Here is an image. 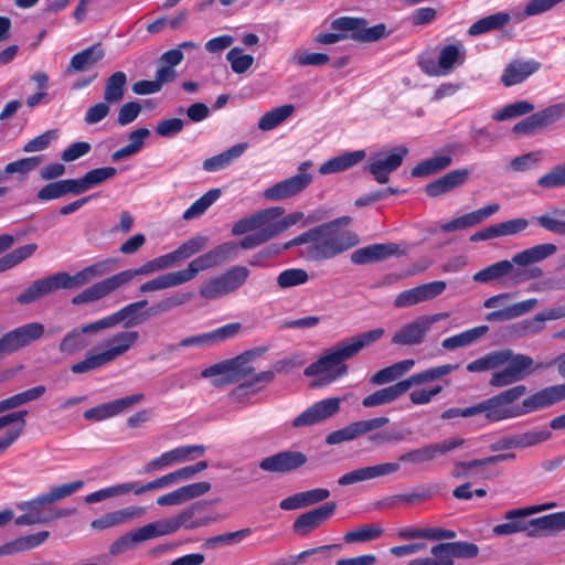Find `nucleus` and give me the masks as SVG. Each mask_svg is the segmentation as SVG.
Listing matches in <instances>:
<instances>
[{
    "mask_svg": "<svg viewBox=\"0 0 565 565\" xmlns=\"http://www.w3.org/2000/svg\"><path fill=\"white\" fill-rule=\"evenodd\" d=\"M220 189H212L195 200L183 213L182 217L186 221L202 215L218 198Z\"/></svg>",
    "mask_w": 565,
    "mask_h": 565,
    "instance_id": "e2e57ef3",
    "label": "nucleus"
},
{
    "mask_svg": "<svg viewBox=\"0 0 565 565\" xmlns=\"http://www.w3.org/2000/svg\"><path fill=\"white\" fill-rule=\"evenodd\" d=\"M563 216H565V210L552 209L545 214L533 217V221L547 232L565 235V220H562Z\"/></svg>",
    "mask_w": 565,
    "mask_h": 565,
    "instance_id": "4d7b16f0",
    "label": "nucleus"
},
{
    "mask_svg": "<svg viewBox=\"0 0 565 565\" xmlns=\"http://www.w3.org/2000/svg\"><path fill=\"white\" fill-rule=\"evenodd\" d=\"M235 258V246L232 244H220L205 254L194 258L186 268L160 275L140 285L142 294L153 292L173 288L191 281L200 271L216 267L222 263Z\"/></svg>",
    "mask_w": 565,
    "mask_h": 565,
    "instance_id": "f03ea898",
    "label": "nucleus"
},
{
    "mask_svg": "<svg viewBox=\"0 0 565 565\" xmlns=\"http://www.w3.org/2000/svg\"><path fill=\"white\" fill-rule=\"evenodd\" d=\"M534 105L526 100L508 104L492 115L495 121H503L532 113Z\"/></svg>",
    "mask_w": 565,
    "mask_h": 565,
    "instance_id": "69168bd1",
    "label": "nucleus"
},
{
    "mask_svg": "<svg viewBox=\"0 0 565 565\" xmlns=\"http://www.w3.org/2000/svg\"><path fill=\"white\" fill-rule=\"evenodd\" d=\"M308 457L298 450H282L265 457L259 461V468L270 473H289L305 466Z\"/></svg>",
    "mask_w": 565,
    "mask_h": 565,
    "instance_id": "4468645a",
    "label": "nucleus"
},
{
    "mask_svg": "<svg viewBox=\"0 0 565 565\" xmlns=\"http://www.w3.org/2000/svg\"><path fill=\"white\" fill-rule=\"evenodd\" d=\"M488 331L487 326H479L461 333L446 338L441 345L447 350H455L457 348L466 347L478 340Z\"/></svg>",
    "mask_w": 565,
    "mask_h": 565,
    "instance_id": "bf43d9fd",
    "label": "nucleus"
},
{
    "mask_svg": "<svg viewBox=\"0 0 565 565\" xmlns=\"http://www.w3.org/2000/svg\"><path fill=\"white\" fill-rule=\"evenodd\" d=\"M341 401L340 397H329L316 402L294 418L292 426L295 428L312 426L332 417L340 411Z\"/></svg>",
    "mask_w": 565,
    "mask_h": 565,
    "instance_id": "dca6fc26",
    "label": "nucleus"
},
{
    "mask_svg": "<svg viewBox=\"0 0 565 565\" xmlns=\"http://www.w3.org/2000/svg\"><path fill=\"white\" fill-rule=\"evenodd\" d=\"M49 536V531H40L38 533L17 537L0 546V557L34 550L41 546Z\"/></svg>",
    "mask_w": 565,
    "mask_h": 565,
    "instance_id": "c756f323",
    "label": "nucleus"
},
{
    "mask_svg": "<svg viewBox=\"0 0 565 565\" xmlns=\"http://www.w3.org/2000/svg\"><path fill=\"white\" fill-rule=\"evenodd\" d=\"M510 14L507 12H498L479 19L470 25L468 34L470 36H478L490 31L499 30L508 24Z\"/></svg>",
    "mask_w": 565,
    "mask_h": 565,
    "instance_id": "de8ad7c7",
    "label": "nucleus"
},
{
    "mask_svg": "<svg viewBox=\"0 0 565 565\" xmlns=\"http://www.w3.org/2000/svg\"><path fill=\"white\" fill-rule=\"evenodd\" d=\"M404 384L398 381L393 385L383 387L365 396L362 399V405L366 408L377 407L390 404L406 393Z\"/></svg>",
    "mask_w": 565,
    "mask_h": 565,
    "instance_id": "4c0bfd02",
    "label": "nucleus"
},
{
    "mask_svg": "<svg viewBox=\"0 0 565 565\" xmlns=\"http://www.w3.org/2000/svg\"><path fill=\"white\" fill-rule=\"evenodd\" d=\"M249 270L245 266H233L220 275L226 290L231 294L241 288L249 277Z\"/></svg>",
    "mask_w": 565,
    "mask_h": 565,
    "instance_id": "0e129e2a",
    "label": "nucleus"
},
{
    "mask_svg": "<svg viewBox=\"0 0 565 565\" xmlns=\"http://www.w3.org/2000/svg\"><path fill=\"white\" fill-rule=\"evenodd\" d=\"M83 486L84 482L82 480H77L53 487L49 492L38 495L36 498L19 505V508L22 510H28L29 513H36L38 515H42L41 508L43 505L51 504L64 499L82 489Z\"/></svg>",
    "mask_w": 565,
    "mask_h": 565,
    "instance_id": "4be33fe9",
    "label": "nucleus"
},
{
    "mask_svg": "<svg viewBox=\"0 0 565 565\" xmlns=\"http://www.w3.org/2000/svg\"><path fill=\"white\" fill-rule=\"evenodd\" d=\"M302 212H294L284 217H281L277 224H273L267 226L266 228H260V231H256L252 234L244 236L238 243L230 241L224 244H232L235 246V257L238 255V249H252L257 246H260L268 241L277 237L291 226L296 225L303 218Z\"/></svg>",
    "mask_w": 565,
    "mask_h": 565,
    "instance_id": "1a4fd4ad",
    "label": "nucleus"
},
{
    "mask_svg": "<svg viewBox=\"0 0 565 565\" xmlns=\"http://www.w3.org/2000/svg\"><path fill=\"white\" fill-rule=\"evenodd\" d=\"M66 194L78 195L74 179H64L45 184L38 191L36 199L46 202L63 198Z\"/></svg>",
    "mask_w": 565,
    "mask_h": 565,
    "instance_id": "ea45409f",
    "label": "nucleus"
},
{
    "mask_svg": "<svg viewBox=\"0 0 565 565\" xmlns=\"http://www.w3.org/2000/svg\"><path fill=\"white\" fill-rule=\"evenodd\" d=\"M537 303L535 298H530L508 307L487 313L486 320L489 322L509 321L530 312Z\"/></svg>",
    "mask_w": 565,
    "mask_h": 565,
    "instance_id": "c9c22d12",
    "label": "nucleus"
},
{
    "mask_svg": "<svg viewBox=\"0 0 565 565\" xmlns=\"http://www.w3.org/2000/svg\"><path fill=\"white\" fill-rule=\"evenodd\" d=\"M526 392V386L519 384L486 398L476 404L477 415L483 414L489 423H498L532 413V403H529L530 396L524 398L521 404H515Z\"/></svg>",
    "mask_w": 565,
    "mask_h": 565,
    "instance_id": "423d86ee",
    "label": "nucleus"
},
{
    "mask_svg": "<svg viewBox=\"0 0 565 565\" xmlns=\"http://www.w3.org/2000/svg\"><path fill=\"white\" fill-rule=\"evenodd\" d=\"M350 223L349 216L338 217L313 227V245L308 247L309 258L326 260L355 246L358 235L351 231H342L341 226Z\"/></svg>",
    "mask_w": 565,
    "mask_h": 565,
    "instance_id": "20e7f679",
    "label": "nucleus"
},
{
    "mask_svg": "<svg viewBox=\"0 0 565 565\" xmlns=\"http://www.w3.org/2000/svg\"><path fill=\"white\" fill-rule=\"evenodd\" d=\"M140 536L143 542L153 540L160 536L170 535L175 533L178 530L174 516L169 519L159 520L145 524L139 527Z\"/></svg>",
    "mask_w": 565,
    "mask_h": 565,
    "instance_id": "8fccbe9b",
    "label": "nucleus"
},
{
    "mask_svg": "<svg viewBox=\"0 0 565 565\" xmlns=\"http://www.w3.org/2000/svg\"><path fill=\"white\" fill-rule=\"evenodd\" d=\"M500 352L509 353L510 358L505 362L507 367L518 377L519 381L523 380L526 375L532 374L536 369H532L534 361L531 356L525 354H514L512 350H500Z\"/></svg>",
    "mask_w": 565,
    "mask_h": 565,
    "instance_id": "6e6d98bb",
    "label": "nucleus"
},
{
    "mask_svg": "<svg viewBox=\"0 0 565 565\" xmlns=\"http://www.w3.org/2000/svg\"><path fill=\"white\" fill-rule=\"evenodd\" d=\"M446 287L447 285L443 280H435L416 286L399 292L394 300V306L396 308H407L431 300L441 295Z\"/></svg>",
    "mask_w": 565,
    "mask_h": 565,
    "instance_id": "a211bd4d",
    "label": "nucleus"
},
{
    "mask_svg": "<svg viewBox=\"0 0 565 565\" xmlns=\"http://www.w3.org/2000/svg\"><path fill=\"white\" fill-rule=\"evenodd\" d=\"M310 166V161L302 162L298 168V174L267 188L264 192L265 199L269 201H280L303 191L312 181L311 174L306 173Z\"/></svg>",
    "mask_w": 565,
    "mask_h": 565,
    "instance_id": "9d476101",
    "label": "nucleus"
},
{
    "mask_svg": "<svg viewBox=\"0 0 565 565\" xmlns=\"http://www.w3.org/2000/svg\"><path fill=\"white\" fill-rule=\"evenodd\" d=\"M143 513L145 508L142 507H128L121 510L105 513L100 518L93 520L90 522V527L94 530L103 531L141 516Z\"/></svg>",
    "mask_w": 565,
    "mask_h": 565,
    "instance_id": "c85d7f7f",
    "label": "nucleus"
},
{
    "mask_svg": "<svg viewBox=\"0 0 565 565\" xmlns=\"http://www.w3.org/2000/svg\"><path fill=\"white\" fill-rule=\"evenodd\" d=\"M388 423L390 418L386 416L358 420L328 434L326 443L328 445H337L344 441H351L366 433L382 428Z\"/></svg>",
    "mask_w": 565,
    "mask_h": 565,
    "instance_id": "2eb2a0df",
    "label": "nucleus"
},
{
    "mask_svg": "<svg viewBox=\"0 0 565 565\" xmlns=\"http://www.w3.org/2000/svg\"><path fill=\"white\" fill-rule=\"evenodd\" d=\"M469 175L470 171L465 168L449 171L443 177L427 183L425 185V192L430 198L440 196L462 185L469 179Z\"/></svg>",
    "mask_w": 565,
    "mask_h": 565,
    "instance_id": "bb28decb",
    "label": "nucleus"
},
{
    "mask_svg": "<svg viewBox=\"0 0 565 565\" xmlns=\"http://www.w3.org/2000/svg\"><path fill=\"white\" fill-rule=\"evenodd\" d=\"M330 26L339 33H320L315 39L317 43L330 45L345 39L360 43H374L393 33L383 22L369 26V21L362 17H339L331 22Z\"/></svg>",
    "mask_w": 565,
    "mask_h": 565,
    "instance_id": "39448f33",
    "label": "nucleus"
},
{
    "mask_svg": "<svg viewBox=\"0 0 565 565\" xmlns=\"http://www.w3.org/2000/svg\"><path fill=\"white\" fill-rule=\"evenodd\" d=\"M117 174L115 167H102L87 171L83 177L74 179L78 195L104 183Z\"/></svg>",
    "mask_w": 565,
    "mask_h": 565,
    "instance_id": "e433bc0d",
    "label": "nucleus"
},
{
    "mask_svg": "<svg viewBox=\"0 0 565 565\" xmlns=\"http://www.w3.org/2000/svg\"><path fill=\"white\" fill-rule=\"evenodd\" d=\"M414 364V360L407 359L383 367L370 377V383L376 386L392 383L407 373Z\"/></svg>",
    "mask_w": 565,
    "mask_h": 565,
    "instance_id": "58836bf2",
    "label": "nucleus"
},
{
    "mask_svg": "<svg viewBox=\"0 0 565 565\" xmlns=\"http://www.w3.org/2000/svg\"><path fill=\"white\" fill-rule=\"evenodd\" d=\"M463 439H448L441 443L427 444L418 448H413L398 456L401 463L422 465L435 460L438 456L460 447Z\"/></svg>",
    "mask_w": 565,
    "mask_h": 565,
    "instance_id": "f8f14e48",
    "label": "nucleus"
},
{
    "mask_svg": "<svg viewBox=\"0 0 565 565\" xmlns=\"http://www.w3.org/2000/svg\"><path fill=\"white\" fill-rule=\"evenodd\" d=\"M192 297H193L192 292H182V291L173 292L170 296L164 297V298L160 299L159 301H157L156 303H153L147 310V316L152 317V316H157V315H160L163 312H168L177 307H180V306L186 303L188 301H190L192 299Z\"/></svg>",
    "mask_w": 565,
    "mask_h": 565,
    "instance_id": "5fc2aeb1",
    "label": "nucleus"
},
{
    "mask_svg": "<svg viewBox=\"0 0 565 565\" xmlns=\"http://www.w3.org/2000/svg\"><path fill=\"white\" fill-rule=\"evenodd\" d=\"M202 507V503H195L183 509L181 512L174 515L178 530H180L181 527H184L186 530H194L198 527L207 526L211 523L215 522L216 518L212 515H205L200 518L195 516L196 511Z\"/></svg>",
    "mask_w": 565,
    "mask_h": 565,
    "instance_id": "a19ab883",
    "label": "nucleus"
},
{
    "mask_svg": "<svg viewBox=\"0 0 565 565\" xmlns=\"http://www.w3.org/2000/svg\"><path fill=\"white\" fill-rule=\"evenodd\" d=\"M557 247L553 243H544L526 248L512 257V260H500L491 264L473 275V281L479 284H487L495 279H500L507 275L512 274L514 281L519 282L530 278H539L543 271L540 268H532L529 274L521 271H513V264L520 266H529L534 263L544 260L545 258L554 255Z\"/></svg>",
    "mask_w": 565,
    "mask_h": 565,
    "instance_id": "7ed1b4c3",
    "label": "nucleus"
},
{
    "mask_svg": "<svg viewBox=\"0 0 565 565\" xmlns=\"http://www.w3.org/2000/svg\"><path fill=\"white\" fill-rule=\"evenodd\" d=\"M142 542H143V540L140 536V531L138 527L134 531L122 534L117 540H115L109 545V554L111 556H119V555L126 553L127 551H129L135 544H139Z\"/></svg>",
    "mask_w": 565,
    "mask_h": 565,
    "instance_id": "774afa93",
    "label": "nucleus"
},
{
    "mask_svg": "<svg viewBox=\"0 0 565 565\" xmlns=\"http://www.w3.org/2000/svg\"><path fill=\"white\" fill-rule=\"evenodd\" d=\"M565 399V384L548 386L530 395L533 412L554 405Z\"/></svg>",
    "mask_w": 565,
    "mask_h": 565,
    "instance_id": "37998d69",
    "label": "nucleus"
},
{
    "mask_svg": "<svg viewBox=\"0 0 565 565\" xmlns=\"http://www.w3.org/2000/svg\"><path fill=\"white\" fill-rule=\"evenodd\" d=\"M121 286L117 274L109 276L100 281L95 282L88 288L84 289L79 294L75 295L71 299V303L74 306H81L85 303H90L98 301L115 290L119 289Z\"/></svg>",
    "mask_w": 565,
    "mask_h": 565,
    "instance_id": "b1692460",
    "label": "nucleus"
},
{
    "mask_svg": "<svg viewBox=\"0 0 565 565\" xmlns=\"http://www.w3.org/2000/svg\"><path fill=\"white\" fill-rule=\"evenodd\" d=\"M539 68L540 63L536 61L522 62L515 60L505 67L501 76V82L507 87L521 84Z\"/></svg>",
    "mask_w": 565,
    "mask_h": 565,
    "instance_id": "2f4dec72",
    "label": "nucleus"
},
{
    "mask_svg": "<svg viewBox=\"0 0 565 565\" xmlns=\"http://www.w3.org/2000/svg\"><path fill=\"white\" fill-rule=\"evenodd\" d=\"M407 152V148L398 147L394 152L384 158L372 159L363 169L367 171L377 183L385 184L390 180V174L402 166Z\"/></svg>",
    "mask_w": 565,
    "mask_h": 565,
    "instance_id": "6ab92c4d",
    "label": "nucleus"
},
{
    "mask_svg": "<svg viewBox=\"0 0 565 565\" xmlns=\"http://www.w3.org/2000/svg\"><path fill=\"white\" fill-rule=\"evenodd\" d=\"M206 244V238L203 236H195L183 244H181L177 249H174L171 253V256L173 257L174 264L188 259L194 254L199 253L204 248Z\"/></svg>",
    "mask_w": 565,
    "mask_h": 565,
    "instance_id": "338daca9",
    "label": "nucleus"
},
{
    "mask_svg": "<svg viewBox=\"0 0 565 565\" xmlns=\"http://www.w3.org/2000/svg\"><path fill=\"white\" fill-rule=\"evenodd\" d=\"M451 163L450 154L436 156L420 161L412 169L411 174L414 178H426L447 169Z\"/></svg>",
    "mask_w": 565,
    "mask_h": 565,
    "instance_id": "49530a36",
    "label": "nucleus"
},
{
    "mask_svg": "<svg viewBox=\"0 0 565 565\" xmlns=\"http://www.w3.org/2000/svg\"><path fill=\"white\" fill-rule=\"evenodd\" d=\"M544 505H532L513 509L504 514L507 522L493 526L492 532L498 536H505L524 532L529 537L541 536V525H537L539 518L529 519L530 515L544 510Z\"/></svg>",
    "mask_w": 565,
    "mask_h": 565,
    "instance_id": "6e6552de",
    "label": "nucleus"
},
{
    "mask_svg": "<svg viewBox=\"0 0 565 565\" xmlns=\"http://www.w3.org/2000/svg\"><path fill=\"white\" fill-rule=\"evenodd\" d=\"M274 379L275 372L270 370L254 374L236 386L231 392L230 397L235 402H242L244 398L248 397L249 394L262 391L265 384L271 383Z\"/></svg>",
    "mask_w": 565,
    "mask_h": 565,
    "instance_id": "7c9ffc66",
    "label": "nucleus"
},
{
    "mask_svg": "<svg viewBox=\"0 0 565 565\" xmlns=\"http://www.w3.org/2000/svg\"><path fill=\"white\" fill-rule=\"evenodd\" d=\"M441 318L445 313H436L433 316H422L414 321L404 324L392 337V343L397 345H418L425 340L430 326Z\"/></svg>",
    "mask_w": 565,
    "mask_h": 565,
    "instance_id": "9b49d317",
    "label": "nucleus"
},
{
    "mask_svg": "<svg viewBox=\"0 0 565 565\" xmlns=\"http://www.w3.org/2000/svg\"><path fill=\"white\" fill-rule=\"evenodd\" d=\"M266 352V348H256L243 352L242 354L211 365L202 371L201 376L212 377L215 375H224L222 382L224 384L237 383L243 379L250 376L255 369L249 363L262 356Z\"/></svg>",
    "mask_w": 565,
    "mask_h": 565,
    "instance_id": "0eeeda50",
    "label": "nucleus"
},
{
    "mask_svg": "<svg viewBox=\"0 0 565 565\" xmlns=\"http://www.w3.org/2000/svg\"><path fill=\"white\" fill-rule=\"evenodd\" d=\"M148 305L147 299H141L126 305L118 311L99 319V322L103 329L113 328L121 322L126 328L135 327L143 322L150 316H147V311L141 313V309H143Z\"/></svg>",
    "mask_w": 565,
    "mask_h": 565,
    "instance_id": "aec40b11",
    "label": "nucleus"
},
{
    "mask_svg": "<svg viewBox=\"0 0 565 565\" xmlns=\"http://www.w3.org/2000/svg\"><path fill=\"white\" fill-rule=\"evenodd\" d=\"M510 355L507 352L494 351L490 352L470 363L467 364L466 369L468 372H483L489 370L498 369L505 364Z\"/></svg>",
    "mask_w": 565,
    "mask_h": 565,
    "instance_id": "864d4df0",
    "label": "nucleus"
},
{
    "mask_svg": "<svg viewBox=\"0 0 565 565\" xmlns=\"http://www.w3.org/2000/svg\"><path fill=\"white\" fill-rule=\"evenodd\" d=\"M399 252L395 243H376L355 249L351 254V262L355 265H365L387 259Z\"/></svg>",
    "mask_w": 565,
    "mask_h": 565,
    "instance_id": "393cba45",
    "label": "nucleus"
},
{
    "mask_svg": "<svg viewBox=\"0 0 565 565\" xmlns=\"http://www.w3.org/2000/svg\"><path fill=\"white\" fill-rule=\"evenodd\" d=\"M143 394H134L102 403L84 412L83 417L89 422H102L122 414L143 399Z\"/></svg>",
    "mask_w": 565,
    "mask_h": 565,
    "instance_id": "f3484780",
    "label": "nucleus"
},
{
    "mask_svg": "<svg viewBox=\"0 0 565 565\" xmlns=\"http://www.w3.org/2000/svg\"><path fill=\"white\" fill-rule=\"evenodd\" d=\"M466 51L461 44H447L445 45L438 57V66L443 74H447L456 65H461L465 62Z\"/></svg>",
    "mask_w": 565,
    "mask_h": 565,
    "instance_id": "3c124183",
    "label": "nucleus"
},
{
    "mask_svg": "<svg viewBox=\"0 0 565 565\" xmlns=\"http://www.w3.org/2000/svg\"><path fill=\"white\" fill-rule=\"evenodd\" d=\"M36 249L38 245L35 243H30L7 253L0 257V273L15 267L26 258L31 257Z\"/></svg>",
    "mask_w": 565,
    "mask_h": 565,
    "instance_id": "052dcab7",
    "label": "nucleus"
},
{
    "mask_svg": "<svg viewBox=\"0 0 565 565\" xmlns=\"http://www.w3.org/2000/svg\"><path fill=\"white\" fill-rule=\"evenodd\" d=\"M139 340V332L135 330L120 331L107 340L109 345L104 352L111 362L116 358L126 353Z\"/></svg>",
    "mask_w": 565,
    "mask_h": 565,
    "instance_id": "f704fd0d",
    "label": "nucleus"
},
{
    "mask_svg": "<svg viewBox=\"0 0 565 565\" xmlns=\"http://www.w3.org/2000/svg\"><path fill=\"white\" fill-rule=\"evenodd\" d=\"M12 332L19 348L22 349L40 340L45 333V328L41 322H29L12 329Z\"/></svg>",
    "mask_w": 565,
    "mask_h": 565,
    "instance_id": "603ef678",
    "label": "nucleus"
},
{
    "mask_svg": "<svg viewBox=\"0 0 565 565\" xmlns=\"http://www.w3.org/2000/svg\"><path fill=\"white\" fill-rule=\"evenodd\" d=\"M294 111L295 106L291 104L273 108L260 117L258 128L263 131H269L282 124Z\"/></svg>",
    "mask_w": 565,
    "mask_h": 565,
    "instance_id": "13d9d810",
    "label": "nucleus"
},
{
    "mask_svg": "<svg viewBox=\"0 0 565 565\" xmlns=\"http://www.w3.org/2000/svg\"><path fill=\"white\" fill-rule=\"evenodd\" d=\"M285 209L281 206H274L257 211L248 216H245L232 226V234L241 236L249 232L260 231L273 224H277L281 218Z\"/></svg>",
    "mask_w": 565,
    "mask_h": 565,
    "instance_id": "ddd939ff",
    "label": "nucleus"
},
{
    "mask_svg": "<svg viewBox=\"0 0 565 565\" xmlns=\"http://www.w3.org/2000/svg\"><path fill=\"white\" fill-rule=\"evenodd\" d=\"M335 510L337 503L331 501L302 513L294 521L292 529L300 536H306L330 519Z\"/></svg>",
    "mask_w": 565,
    "mask_h": 565,
    "instance_id": "5701e85b",
    "label": "nucleus"
},
{
    "mask_svg": "<svg viewBox=\"0 0 565 565\" xmlns=\"http://www.w3.org/2000/svg\"><path fill=\"white\" fill-rule=\"evenodd\" d=\"M499 210L500 205L498 203L486 205L470 213H466L457 218L443 223L440 225V230L445 233H450L472 227L480 224L497 213Z\"/></svg>",
    "mask_w": 565,
    "mask_h": 565,
    "instance_id": "a878e982",
    "label": "nucleus"
},
{
    "mask_svg": "<svg viewBox=\"0 0 565 565\" xmlns=\"http://www.w3.org/2000/svg\"><path fill=\"white\" fill-rule=\"evenodd\" d=\"M383 534V527L377 523L364 524L347 532L343 535L345 543L369 542L379 539Z\"/></svg>",
    "mask_w": 565,
    "mask_h": 565,
    "instance_id": "680f3d73",
    "label": "nucleus"
},
{
    "mask_svg": "<svg viewBox=\"0 0 565 565\" xmlns=\"http://www.w3.org/2000/svg\"><path fill=\"white\" fill-rule=\"evenodd\" d=\"M514 454H502V455H495L482 459H475L471 461H458L454 466L452 470V477L456 479H460L463 477H471L472 473L470 472L472 469L478 467H483L488 465H495L500 461L507 460V459H514Z\"/></svg>",
    "mask_w": 565,
    "mask_h": 565,
    "instance_id": "c03bdc74",
    "label": "nucleus"
},
{
    "mask_svg": "<svg viewBox=\"0 0 565 565\" xmlns=\"http://www.w3.org/2000/svg\"><path fill=\"white\" fill-rule=\"evenodd\" d=\"M104 330L99 320L82 324L70 330L60 341L58 351L64 355H73L89 345L87 333H95Z\"/></svg>",
    "mask_w": 565,
    "mask_h": 565,
    "instance_id": "412c9836",
    "label": "nucleus"
},
{
    "mask_svg": "<svg viewBox=\"0 0 565 565\" xmlns=\"http://www.w3.org/2000/svg\"><path fill=\"white\" fill-rule=\"evenodd\" d=\"M127 75L117 71L107 77L104 88V100L110 104H118L122 100L127 88Z\"/></svg>",
    "mask_w": 565,
    "mask_h": 565,
    "instance_id": "a18cd8bd",
    "label": "nucleus"
},
{
    "mask_svg": "<svg viewBox=\"0 0 565 565\" xmlns=\"http://www.w3.org/2000/svg\"><path fill=\"white\" fill-rule=\"evenodd\" d=\"M384 335L383 328H376L348 338L324 350L319 359L303 370L306 377H316L315 386L330 385L349 373L345 361L354 358L364 348Z\"/></svg>",
    "mask_w": 565,
    "mask_h": 565,
    "instance_id": "f257e3e1",
    "label": "nucleus"
},
{
    "mask_svg": "<svg viewBox=\"0 0 565 565\" xmlns=\"http://www.w3.org/2000/svg\"><path fill=\"white\" fill-rule=\"evenodd\" d=\"M104 56L105 50L103 44L99 42L94 43L71 57L66 73L74 74L87 72L100 62Z\"/></svg>",
    "mask_w": 565,
    "mask_h": 565,
    "instance_id": "cd10ccee",
    "label": "nucleus"
},
{
    "mask_svg": "<svg viewBox=\"0 0 565 565\" xmlns=\"http://www.w3.org/2000/svg\"><path fill=\"white\" fill-rule=\"evenodd\" d=\"M455 369L451 364L439 365L435 367L427 369L419 373H415L409 377L402 380L401 382L405 385L404 388L407 392L414 385H422L425 383L433 382L438 380L447 374H449Z\"/></svg>",
    "mask_w": 565,
    "mask_h": 565,
    "instance_id": "09e8293b",
    "label": "nucleus"
},
{
    "mask_svg": "<svg viewBox=\"0 0 565 565\" xmlns=\"http://www.w3.org/2000/svg\"><path fill=\"white\" fill-rule=\"evenodd\" d=\"M57 290L54 275H50L45 278L34 280L17 297V302L23 306L30 305Z\"/></svg>",
    "mask_w": 565,
    "mask_h": 565,
    "instance_id": "72a5a7b5",
    "label": "nucleus"
},
{
    "mask_svg": "<svg viewBox=\"0 0 565 565\" xmlns=\"http://www.w3.org/2000/svg\"><path fill=\"white\" fill-rule=\"evenodd\" d=\"M247 147L246 142H241L216 156L207 158L203 161V169L209 172L220 171L228 167L234 159L239 158Z\"/></svg>",
    "mask_w": 565,
    "mask_h": 565,
    "instance_id": "79ce46f5",
    "label": "nucleus"
},
{
    "mask_svg": "<svg viewBox=\"0 0 565 565\" xmlns=\"http://www.w3.org/2000/svg\"><path fill=\"white\" fill-rule=\"evenodd\" d=\"M365 157V150H354L341 153L323 162L319 168V173L327 175L345 171L360 163Z\"/></svg>",
    "mask_w": 565,
    "mask_h": 565,
    "instance_id": "473e14b6",
    "label": "nucleus"
}]
</instances>
